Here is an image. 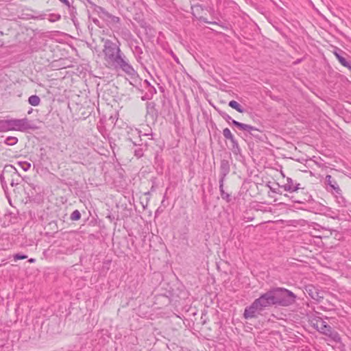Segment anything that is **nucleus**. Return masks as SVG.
Listing matches in <instances>:
<instances>
[{
  "mask_svg": "<svg viewBox=\"0 0 351 351\" xmlns=\"http://www.w3.org/2000/svg\"><path fill=\"white\" fill-rule=\"evenodd\" d=\"M296 295L291 291L285 288H276L262 294L256 299L244 311L245 319L255 317L256 314L265 308L276 305L289 306L295 303Z\"/></svg>",
  "mask_w": 351,
  "mask_h": 351,
  "instance_id": "1",
  "label": "nucleus"
},
{
  "mask_svg": "<svg viewBox=\"0 0 351 351\" xmlns=\"http://www.w3.org/2000/svg\"><path fill=\"white\" fill-rule=\"evenodd\" d=\"M102 41L104 42L102 52L107 66L115 70H121L131 76L134 75L136 71L121 51L119 42L116 43L109 39H102Z\"/></svg>",
  "mask_w": 351,
  "mask_h": 351,
  "instance_id": "2",
  "label": "nucleus"
},
{
  "mask_svg": "<svg viewBox=\"0 0 351 351\" xmlns=\"http://www.w3.org/2000/svg\"><path fill=\"white\" fill-rule=\"evenodd\" d=\"M2 127L3 132L11 131V130H16L23 132L28 129H31L32 127L31 126L30 122L27 118L24 119H3L1 120Z\"/></svg>",
  "mask_w": 351,
  "mask_h": 351,
  "instance_id": "3",
  "label": "nucleus"
},
{
  "mask_svg": "<svg viewBox=\"0 0 351 351\" xmlns=\"http://www.w3.org/2000/svg\"><path fill=\"white\" fill-rule=\"evenodd\" d=\"M232 124L239 130L247 132L250 135L253 136L254 137L257 138H260L258 134L261 132V131L256 128L248 124L240 123L236 120H232Z\"/></svg>",
  "mask_w": 351,
  "mask_h": 351,
  "instance_id": "4",
  "label": "nucleus"
},
{
  "mask_svg": "<svg viewBox=\"0 0 351 351\" xmlns=\"http://www.w3.org/2000/svg\"><path fill=\"white\" fill-rule=\"evenodd\" d=\"M313 327L320 333L324 335V332H328L332 330V327L328 325L322 317H317L313 321Z\"/></svg>",
  "mask_w": 351,
  "mask_h": 351,
  "instance_id": "5",
  "label": "nucleus"
},
{
  "mask_svg": "<svg viewBox=\"0 0 351 351\" xmlns=\"http://www.w3.org/2000/svg\"><path fill=\"white\" fill-rule=\"evenodd\" d=\"M306 293L314 300L320 302L324 298V293L313 285L305 287Z\"/></svg>",
  "mask_w": 351,
  "mask_h": 351,
  "instance_id": "6",
  "label": "nucleus"
},
{
  "mask_svg": "<svg viewBox=\"0 0 351 351\" xmlns=\"http://www.w3.org/2000/svg\"><path fill=\"white\" fill-rule=\"evenodd\" d=\"M326 182L330 187V191L335 192L337 194H340L341 189L337 184V182L332 178L330 175H327L326 176Z\"/></svg>",
  "mask_w": 351,
  "mask_h": 351,
  "instance_id": "7",
  "label": "nucleus"
},
{
  "mask_svg": "<svg viewBox=\"0 0 351 351\" xmlns=\"http://www.w3.org/2000/svg\"><path fill=\"white\" fill-rule=\"evenodd\" d=\"M96 11L99 14H102L104 17H106L110 19V22L113 24H117L120 22V19L117 16H113L106 11L103 8L98 6L96 8Z\"/></svg>",
  "mask_w": 351,
  "mask_h": 351,
  "instance_id": "8",
  "label": "nucleus"
},
{
  "mask_svg": "<svg viewBox=\"0 0 351 351\" xmlns=\"http://www.w3.org/2000/svg\"><path fill=\"white\" fill-rule=\"evenodd\" d=\"M230 172V164L226 160H222L220 164V180L224 181L226 176Z\"/></svg>",
  "mask_w": 351,
  "mask_h": 351,
  "instance_id": "9",
  "label": "nucleus"
},
{
  "mask_svg": "<svg viewBox=\"0 0 351 351\" xmlns=\"http://www.w3.org/2000/svg\"><path fill=\"white\" fill-rule=\"evenodd\" d=\"M299 184H295L293 182V180L290 178H287V183H285L282 188L285 191L289 192L296 191L299 189Z\"/></svg>",
  "mask_w": 351,
  "mask_h": 351,
  "instance_id": "10",
  "label": "nucleus"
},
{
  "mask_svg": "<svg viewBox=\"0 0 351 351\" xmlns=\"http://www.w3.org/2000/svg\"><path fill=\"white\" fill-rule=\"evenodd\" d=\"M223 135L226 139L230 141V142L232 144L233 148H234V147L238 148V147H239L238 143H237V140L235 139V138L234 137V136L232 135V134L229 128H226L223 130Z\"/></svg>",
  "mask_w": 351,
  "mask_h": 351,
  "instance_id": "11",
  "label": "nucleus"
},
{
  "mask_svg": "<svg viewBox=\"0 0 351 351\" xmlns=\"http://www.w3.org/2000/svg\"><path fill=\"white\" fill-rule=\"evenodd\" d=\"M324 335L328 337V340L335 342V343H340L341 342V337L339 334L333 329L330 330V332H324Z\"/></svg>",
  "mask_w": 351,
  "mask_h": 351,
  "instance_id": "12",
  "label": "nucleus"
},
{
  "mask_svg": "<svg viewBox=\"0 0 351 351\" xmlns=\"http://www.w3.org/2000/svg\"><path fill=\"white\" fill-rule=\"evenodd\" d=\"M335 55L339 62L345 67L349 69L351 71V64L350 63L341 55H340L337 52H335Z\"/></svg>",
  "mask_w": 351,
  "mask_h": 351,
  "instance_id": "13",
  "label": "nucleus"
},
{
  "mask_svg": "<svg viewBox=\"0 0 351 351\" xmlns=\"http://www.w3.org/2000/svg\"><path fill=\"white\" fill-rule=\"evenodd\" d=\"M228 106L232 108L233 109L236 110L239 112L243 113L245 112V109L237 101L234 100H231L229 102Z\"/></svg>",
  "mask_w": 351,
  "mask_h": 351,
  "instance_id": "14",
  "label": "nucleus"
},
{
  "mask_svg": "<svg viewBox=\"0 0 351 351\" xmlns=\"http://www.w3.org/2000/svg\"><path fill=\"white\" fill-rule=\"evenodd\" d=\"M223 182L222 180H219V191L221 193V196L222 199H226L228 202L230 201V195L226 193L223 190Z\"/></svg>",
  "mask_w": 351,
  "mask_h": 351,
  "instance_id": "15",
  "label": "nucleus"
},
{
  "mask_svg": "<svg viewBox=\"0 0 351 351\" xmlns=\"http://www.w3.org/2000/svg\"><path fill=\"white\" fill-rule=\"evenodd\" d=\"M28 102L33 106H37L40 104V99L38 96L34 95H32L28 99Z\"/></svg>",
  "mask_w": 351,
  "mask_h": 351,
  "instance_id": "16",
  "label": "nucleus"
},
{
  "mask_svg": "<svg viewBox=\"0 0 351 351\" xmlns=\"http://www.w3.org/2000/svg\"><path fill=\"white\" fill-rule=\"evenodd\" d=\"M16 164L25 171H28L31 167V164L26 161H19Z\"/></svg>",
  "mask_w": 351,
  "mask_h": 351,
  "instance_id": "17",
  "label": "nucleus"
},
{
  "mask_svg": "<svg viewBox=\"0 0 351 351\" xmlns=\"http://www.w3.org/2000/svg\"><path fill=\"white\" fill-rule=\"evenodd\" d=\"M18 142V138L14 136H8L4 141V143L8 145H14Z\"/></svg>",
  "mask_w": 351,
  "mask_h": 351,
  "instance_id": "18",
  "label": "nucleus"
},
{
  "mask_svg": "<svg viewBox=\"0 0 351 351\" xmlns=\"http://www.w3.org/2000/svg\"><path fill=\"white\" fill-rule=\"evenodd\" d=\"M220 116L228 123H232V117L228 114L226 112L223 111H219V112Z\"/></svg>",
  "mask_w": 351,
  "mask_h": 351,
  "instance_id": "19",
  "label": "nucleus"
},
{
  "mask_svg": "<svg viewBox=\"0 0 351 351\" xmlns=\"http://www.w3.org/2000/svg\"><path fill=\"white\" fill-rule=\"evenodd\" d=\"M81 217V214L78 210H74L71 215V219L73 221L79 220Z\"/></svg>",
  "mask_w": 351,
  "mask_h": 351,
  "instance_id": "20",
  "label": "nucleus"
},
{
  "mask_svg": "<svg viewBox=\"0 0 351 351\" xmlns=\"http://www.w3.org/2000/svg\"><path fill=\"white\" fill-rule=\"evenodd\" d=\"M27 258V256L26 255H24V254H16L14 255V261L23 260V259H25Z\"/></svg>",
  "mask_w": 351,
  "mask_h": 351,
  "instance_id": "21",
  "label": "nucleus"
},
{
  "mask_svg": "<svg viewBox=\"0 0 351 351\" xmlns=\"http://www.w3.org/2000/svg\"><path fill=\"white\" fill-rule=\"evenodd\" d=\"M134 154L136 156L140 158L143 156V150L141 149H138L134 151Z\"/></svg>",
  "mask_w": 351,
  "mask_h": 351,
  "instance_id": "22",
  "label": "nucleus"
},
{
  "mask_svg": "<svg viewBox=\"0 0 351 351\" xmlns=\"http://www.w3.org/2000/svg\"><path fill=\"white\" fill-rule=\"evenodd\" d=\"M4 179H5V178H4L3 175V174H1V175L0 176V180H1V184H2L3 186L4 184H6V183H5V180H4Z\"/></svg>",
  "mask_w": 351,
  "mask_h": 351,
  "instance_id": "23",
  "label": "nucleus"
},
{
  "mask_svg": "<svg viewBox=\"0 0 351 351\" xmlns=\"http://www.w3.org/2000/svg\"><path fill=\"white\" fill-rule=\"evenodd\" d=\"M150 92H151V94L152 95L154 93H156V90L155 89V88H154L153 86L150 88Z\"/></svg>",
  "mask_w": 351,
  "mask_h": 351,
  "instance_id": "24",
  "label": "nucleus"
},
{
  "mask_svg": "<svg viewBox=\"0 0 351 351\" xmlns=\"http://www.w3.org/2000/svg\"><path fill=\"white\" fill-rule=\"evenodd\" d=\"M135 49H136V52L140 53H142V49L139 47H136Z\"/></svg>",
  "mask_w": 351,
  "mask_h": 351,
  "instance_id": "25",
  "label": "nucleus"
},
{
  "mask_svg": "<svg viewBox=\"0 0 351 351\" xmlns=\"http://www.w3.org/2000/svg\"><path fill=\"white\" fill-rule=\"evenodd\" d=\"M2 122H1V120H0V132H3V127L1 126L2 125Z\"/></svg>",
  "mask_w": 351,
  "mask_h": 351,
  "instance_id": "26",
  "label": "nucleus"
},
{
  "mask_svg": "<svg viewBox=\"0 0 351 351\" xmlns=\"http://www.w3.org/2000/svg\"><path fill=\"white\" fill-rule=\"evenodd\" d=\"M93 23H94L95 24H96V25H98V23H99V20H97V19H93Z\"/></svg>",
  "mask_w": 351,
  "mask_h": 351,
  "instance_id": "27",
  "label": "nucleus"
},
{
  "mask_svg": "<svg viewBox=\"0 0 351 351\" xmlns=\"http://www.w3.org/2000/svg\"><path fill=\"white\" fill-rule=\"evenodd\" d=\"M34 261H35V260H34V258H30V259L29 260V263H34Z\"/></svg>",
  "mask_w": 351,
  "mask_h": 351,
  "instance_id": "28",
  "label": "nucleus"
},
{
  "mask_svg": "<svg viewBox=\"0 0 351 351\" xmlns=\"http://www.w3.org/2000/svg\"><path fill=\"white\" fill-rule=\"evenodd\" d=\"M148 99V98H147L146 96H143V97H142V99H143V100H145V99Z\"/></svg>",
  "mask_w": 351,
  "mask_h": 351,
  "instance_id": "29",
  "label": "nucleus"
},
{
  "mask_svg": "<svg viewBox=\"0 0 351 351\" xmlns=\"http://www.w3.org/2000/svg\"><path fill=\"white\" fill-rule=\"evenodd\" d=\"M10 184H11L12 186H13L14 184V182L13 180H12Z\"/></svg>",
  "mask_w": 351,
  "mask_h": 351,
  "instance_id": "30",
  "label": "nucleus"
}]
</instances>
